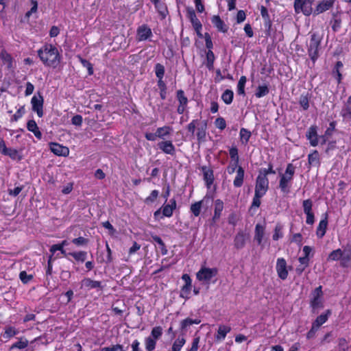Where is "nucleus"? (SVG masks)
<instances>
[{
	"label": "nucleus",
	"instance_id": "nucleus-1",
	"mask_svg": "<svg viewBox=\"0 0 351 351\" xmlns=\"http://www.w3.org/2000/svg\"><path fill=\"white\" fill-rule=\"evenodd\" d=\"M38 56L47 66L56 68L60 62L61 55L58 49L51 44H45L39 50Z\"/></svg>",
	"mask_w": 351,
	"mask_h": 351
},
{
	"label": "nucleus",
	"instance_id": "nucleus-2",
	"mask_svg": "<svg viewBox=\"0 0 351 351\" xmlns=\"http://www.w3.org/2000/svg\"><path fill=\"white\" fill-rule=\"evenodd\" d=\"M295 173V167L291 163H289L287 166L285 173H280V180L279 182V188L284 193H289L290 192L289 182L293 180Z\"/></svg>",
	"mask_w": 351,
	"mask_h": 351
},
{
	"label": "nucleus",
	"instance_id": "nucleus-3",
	"mask_svg": "<svg viewBox=\"0 0 351 351\" xmlns=\"http://www.w3.org/2000/svg\"><path fill=\"white\" fill-rule=\"evenodd\" d=\"M321 43V38L315 34L311 36L309 44L308 45V54L311 60L315 62L319 57L318 51Z\"/></svg>",
	"mask_w": 351,
	"mask_h": 351
},
{
	"label": "nucleus",
	"instance_id": "nucleus-4",
	"mask_svg": "<svg viewBox=\"0 0 351 351\" xmlns=\"http://www.w3.org/2000/svg\"><path fill=\"white\" fill-rule=\"evenodd\" d=\"M314 0H295L294 9L296 13L302 12L305 16H310L313 13L312 5Z\"/></svg>",
	"mask_w": 351,
	"mask_h": 351
},
{
	"label": "nucleus",
	"instance_id": "nucleus-5",
	"mask_svg": "<svg viewBox=\"0 0 351 351\" xmlns=\"http://www.w3.org/2000/svg\"><path fill=\"white\" fill-rule=\"evenodd\" d=\"M218 273L217 268H208L202 267L196 274L197 279L199 281L208 282Z\"/></svg>",
	"mask_w": 351,
	"mask_h": 351
},
{
	"label": "nucleus",
	"instance_id": "nucleus-6",
	"mask_svg": "<svg viewBox=\"0 0 351 351\" xmlns=\"http://www.w3.org/2000/svg\"><path fill=\"white\" fill-rule=\"evenodd\" d=\"M172 130H173L172 128H171L169 126H163L161 128H158L156 130V133H151V132L145 133V137L147 140L151 141H156L157 137L164 139L166 136L170 134V133Z\"/></svg>",
	"mask_w": 351,
	"mask_h": 351
},
{
	"label": "nucleus",
	"instance_id": "nucleus-7",
	"mask_svg": "<svg viewBox=\"0 0 351 351\" xmlns=\"http://www.w3.org/2000/svg\"><path fill=\"white\" fill-rule=\"evenodd\" d=\"M269 189L267 177L258 174L256 180L255 193L264 195Z\"/></svg>",
	"mask_w": 351,
	"mask_h": 351
},
{
	"label": "nucleus",
	"instance_id": "nucleus-8",
	"mask_svg": "<svg viewBox=\"0 0 351 351\" xmlns=\"http://www.w3.org/2000/svg\"><path fill=\"white\" fill-rule=\"evenodd\" d=\"M38 97L36 95L33 96L31 99V104L32 106V110L37 113L39 117L43 116V103L44 99L40 93H38Z\"/></svg>",
	"mask_w": 351,
	"mask_h": 351
},
{
	"label": "nucleus",
	"instance_id": "nucleus-9",
	"mask_svg": "<svg viewBox=\"0 0 351 351\" xmlns=\"http://www.w3.org/2000/svg\"><path fill=\"white\" fill-rule=\"evenodd\" d=\"M322 295L323 292L322 286H319L318 287L315 288L313 291V298L311 300V306L313 310L322 308L323 306L322 301Z\"/></svg>",
	"mask_w": 351,
	"mask_h": 351
},
{
	"label": "nucleus",
	"instance_id": "nucleus-10",
	"mask_svg": "<svg viewBox=\"0 0 351 351\" xmlns=\"http://www.w3.org/2000/svg\"><path fill=\"white\" fill-rule=\"evenodd\" d=\"M276 269L278 276L282 280L287 278L288 270L287 261L284 258H278L276 261Z\"/></svg>",
	"mask_w": 351,
	"mask_h": 351
},
{
	"label": "nucleus",
	"instance_id": "nucleus-11",
	"mask_svg": "<svg viewBox=\"0 0 351 351\" xmlns=\"http://www.w3.org/2000/svg\"><path fill=\"white\" fill-rule=\"evenodd\" d=\"M335 1L336 0H322L317 5L315 9L313 10V14L314 16H317L321 13H323L330 10L331 8L333 7Z\"/></svg>",
	"mask_w": 351,
	"mask_h": 351
},
{
	"label": "nucleus",
	"instance_id": "nucleus-12",
	"mask_svg": "<svg viewBox=\"0 0 351 351\" xmlns=\"http://www.w3.org/2000/svg\"><path fill=\"white\" fill-rule=\"evenodd\" d=\"M317 126L311 125L306 133V137L309 141L310 145L316 147L319 144V136L317 134Z\"/></svg>",
	"mask_w": 351,
	"mask_h": 351
},
{
	"label": "nucleus",
	"instance_id": "nucleus-13",
	"mask_svg": "<svg viewBox=\"0 0 351 351\" xmlns=\"http://www.w3.org/2000/svg\"><path fill=\"white\" fill-rule=\"evenodd\" d=\"M176 97L179 101V106L177 108V112L179 114H182L184 113L187 104H188V99L184 95V92L182 90H178L176 93Z\"/></svg>",
	"mask_w": 351,
	"mask_h": 351
},
{
	"label": "nucleus",
	"instance_id": "nucleus-14",
	"mask_svg": "<svg viewBox=\"0 0 351 351\" xmlns=\"http://www.w3.org/2000/svg\"><path fill=\"white\" fill-rule=\"evenodd\" d=\"M51 151L59 156H66L69 154V149L67 147L63 146L57 143H51L49 144Z\"/></svg>",
	"mask_w": 351,
	"mask_h": 351
},
{
	"label": "nucleus",
	"instance_id": "nucleus-15",
	"mask_svg": "<svg viewBox=\"0 0 351 351\" xmlns=\"http://www.w3.org/2000/svg\"><path fill=\"white\" fill-rule=\"evenodd\" d=\"M210 202H213V197L209 195H206L202 200L191 204V211L195 217H197L200 214L202 205L204 203L208 204Z\"/></svg>",
	"mask_w": 351,
	"mask_h": 351
},
{
	"label": "nucleus",
	"instance_id": "nucleus-16",
	"mask_svg": "<svg viewBox=\"0 0 351 351\" xmlns=\"http://www.w3.org/2000/svg\"><path fill=\"white\" fill-rule=\"evenodd\" d=\"M247 235L242 230L238 232L234 239V245L235 248L241 250L245 245V241L247 239Z\"/></svg>",
	"mask_w": 351,
	"mask_h": 351
},
{
	"label": "nucleus",
	"instance_id": "nucleus-17",
	"mask_svg": "<svg viewBox=\"0 0 351 351\" xmlns=\"http://www.w3.org/2000/svg\"><path fill=\"white\" fill-rule=\"evenodd\" d=\"M158 146L164 153L173 156L176 154V148L171 141H161Z\"/></svg>",
	"mask_w": 351,
	"mask_h": 351
},
{
	"label": "nucleus",
	"instance_id": "nucleus-18",
	"mask_svg": "<svg viewBox=\"0 0 351 351\" xmlns=\"http://www.w3.org/2000/svg\"><path fill=\"white\" fill-rule=\"evenodd\" d=\"M186 16L191 23L193 27L195 28L202 25L200 21L197 19L195 10L190 7L186 8Z\"/></svg>",
	"mask_w": 351,
	"mask_h": 351
},
{
	"label": "nucleus",
	"instance_id": "nucleus-19",
	"mask_svg": "<svg viewBox=\"0 0 351 351\" xmlns=\"http://www.w3.org/2000/svg\"><path fill=\"white\" fill-rule=\"evenodd\" d=\"M82 286L87 288L88 289H99L100 290H102L104 288L100 281L93 280L88 278L82 280Z\"/></svg>",
	"mask_w": 351,
	"mask_h": 351
},
{
	"label": "nucleus",
	"instance_id": "nucleus-20",
	"mask_svg": "<svg viewBox=\"0 0 351 351\" xmlns=\"http://www.w3.org/2000/svg\"><path fill=\"white\" fill-rule=\"evenodd\" d=\"M328 226V214H324V217L319 221V223L317 228L316 234L317 237L322 238L326 232Z\"/></svg>",
	"mask_w": 351,
	"mask_h": 351
},
{
	"label": "nucleus",
	"instance_id": "nucleus-21",
	"mask_svg": "<svg viewBox=\"0 0 351 351\" xmlns=\"http://www.w3.org/2000/svg\"><path fill=\"white\" fill-rule=\"evenodd\" d=\"M202 171L203 172L204 180L206 182V186L209 189L214 181L213 171L207 168L206 166L202 167Z\"/></svg>",
	"mask_w": 351,
	"mask_h": 351
},
{
	"label": "nucleus",
	"instance_id": "nucleus-22",
	"mask_svg": "<svg viewBox=\"0 0 351 351\" xmlns=\"http://www.w3.org/2000/svg\"><path fill=\"white\" fill-rule=\"evenodd\" d=\"M201 322L200 319H193L191 318H186L183 319L180 322V330L182 335H184L187 331L188 328L193 324H199Z\"/></svg>",
	"mask_w": 351,
	"mask_h": 351
},
{
	"label": "nucleus",
	"instance_id": "nucleus-23",
	"mask_svg": "<svg viewBox=\"0 0 351 351\" xmlns=\"http://www.w3.org/2000/svg\"><path fill=\"white\" fill-rule=\"evenodd\" d=\"M341 265L343 267H348L351 261V247H346L342 251L341 257Z\"/></svg>",
	"mask_w": 351,
	"mask_h": 351
},
{
	"label": "nucleus",
	"instance_id": "nucleus-24",
	"mask_svg": "<svg viewBox=\"0 0 351 351\" xmlns=\"http://www.w3.org/2000/svg\"><path fill=\"white\" fill-rule=\"evenodd\" d=\"M264 235L265 228L259 223L256 224L255 227L254 240L257 241L258 245H261L262 248L264 247V245L263 244Z\"/></svg>",
	"mask_w": 351,
	"mask_h": 351
},
{
	"label": "nucleus",
	"instance_id": "nucleus-25",
	"mask_svg": "<svg viewBox=\"0 0 351 351\" xmlns=\"http://www.w3.org/2000/svg\"><path fill=\"white\" fill-rule=\"evenodd\" d=\"M176 207V202L174 199L170 200V204L164 205L162 208V213L164 217H170Z\"/></svg>",
	"mask_w": 351,
	"mask_h": 351
},
{
	"label": "nucleus",
	"instance_id": "nucleus-26",
	"mask_svg": "<svg viewBox=\"0 0 351 351\" xmlns=\"http://www.w3.org/2000/svg\"><path fill=\"white\" fill-rule=\"evenodd\" d=\"M223 209V202L221 199L215 200L214 215L212 219V221L213 223H216L219 219Z\"/></svg>",
	"mask_w": 351,
	"mask_h": 351
},
{
	"label": "nucleus",
	"instance_id": "nucleus-27",
	"mask_svg": "<svg viewBox=\"0 0 351 351\" xmlns=\"http://www.w3.org/2000/svg\"><path fill=\"white\" fill-rule=\"evenodd\" d=\"M341 115L346 120H351V96L348 98L347 101L342 108Z\"/></svg>",
	"mask_w": 351,
	"mask_h": 351
},
{
	"label": "nucleus",
	"instance_id": "nucleus-28",
	"mask_svg": "<svg viewBox=\"0 0 351 351\" xmlns=\"http://www.w3.org/2000/svg\"><path fill=\"white\" fill-rule=\"evenodd\" d=\"M230 330L231 328L230 326L226 325H220L217 330V333L215 337V340L217 341L223 340L226 338V335L230 332Z\"/></svg>",
	"mask_w": 351,
	"mask_h": 351
},
{
	"label": "nucleus",
	"instance_id": "nucleus-29",
	"mask_svg": "<svg viewBox=\"0 0 351 351\" xmlns=\"http://www.w3.org/2000/svg\"><path fill=\"white\" fill-rule=\"evenodd\" d=\"M261 14L262 18L264 20L265 27L266 28V29L267 31H269L271 27L272 22H271L269 14L268 13V10L266 7H265L263 5H262L261 7Z\"/></svg>",
	"mask_w": 351,
	"mask_h": 351
},
{
	"label": "nucleus",
	"instance_id": "nucleus-30",
	"mask_svg": "<svg viewBox=\"0 0 351 351\" xmlns=\"http://www.w3.org/2000/svg\"><path fill=\"white\" fill-rule=\"evenodd\" d=\"M137 32L139 40H145L152 34L151 29L146 25L139 27Z\"/></svg>",
	"mask_w": 351,
	"mask_h": 351
},
{
	"label": "nucleus",
	"instance_id": "nucleus-31",
	"mask_svg": "<svg viewBox=\"0 0 351 351\" xmlns=\"http://www.w3.org/2000/svg\"><path fill=\"white\" fill-rule=\"evenodd\" d=\"M211 22L219 31L223 33L228 31V27L225 25L224 22L221 19L219 16H213L211 19Z\"/></svg>",
	"mask_w": 351,
	"mask_h": 351
},
{
	"label": "nucleus",
	"instance_id": "nucleus-32",
	"mask_svg": "<svg viewBox=\"0 0 351 351\" xmlns=\"http://www.w3.org/2000/svg\"><path fill=\"white\" fill-rule=\"evenodd\" d=\"M245 171L242 167L239 166L237 170V176L233 184L235 187H241L243 184Z\"/></svg>",
	"mask_w": 351,
	"mask_h": 351
},
{
	"label": "nucleus",
	"instance_id": "nucleus-33",
	"mask_svg": "<svg viewBox=\"0 0 351 351\" xmlns=\"http://www.w3.org/2000/svg\"><path fill=\"white\" fill-rule=\"evenodd\" d=\"M27 128L29 131L33 132L38 139H40L42 138V133L39 130V128L34 120L32 119L27 121Z\"/></svg>",
	"mask_w": 351,
	"mask_h": 351
},
{
	"label": "nucleus",
	"instance_id": "nucleus-34",
	"mask_svg": "<svg viewBox=\"0 0 351 351\" xmlns=\"http://www.w3.org/2000/svg\"><path fill=\"white\" fill-rule=\"evenodd\" d=\"M308 163L309 165L308 168H310L311 166L315 167L319 165V155L317 150H314L312 153L308 154Z\"/></svg>",
	"mask_w": 351,
	"mask_h": 351
},
{
	"label": "nucleus",
	"instance_id": "nucleus-35",
	"mask_svg": "<svg viewBox=\"0 0 351 351\" xmlns=\"http://www.w3.org/2000/svg\"><path fill=\"white\" fill-rule=\"evenodd\" d=\"M331 314V311L328 309L325 313H322L319 315L316 319L313 322L316 327L319 328L323 324H324L328 319V317Z\"/></svg>",
	"mask_w": 351,
	"mask_h": 351
},
{
	"label": "nucleus",
	"instance_id": "nucleus-36",
	"mask_svg": "<svg viewBox=\"0 0 351 351\" xmlns=\"http://www.w3.org/2000/svg\"><path fill=\"white\" fill-rule=\"evenodd\" d=\"M207 122L205 121L204 123L197 128V132L196 133L197 138L199 142H203L205 141L206 135Z\"/></svg>",
	"mask_w": 351,
	"mask_h": 351
},
{
	"label": "nucleus",
	"instance_id": "nucleus-37",
	"mask_svg": "<svg viewBox=\"0 0 351 351\" xmlns=\"http://www.w3.org/2000/svg\"><path fill=\"white\" fill-rule=\"evenodd\" d=\"M234 97V93L232 90L227 89L221 95V99L223 101V102L229 105L232 102Z\"/></svg>",
	"mask_w": 351,
	"mask_h": 351
},
{
	"label": "nucleus",
	"instance_id": "nucleus-38",
	"mask_svg": "<svg viewBox=\"0 0 351 351\" xmlns=\"http://www.w3.org/2000/svg\"><path fill=\"white\" fill-rule=\"evenodd\" d=\"M69 255L71 256L75 261L84 262L86 258L87 253L84 251L74 252L68 253Z\"/></svg>",
	"mask_w": 351,
	"mask_h": 351
},
{
	"label": "nucleus",
	"instance_id": "nucleus-39",
	"mask_svg": "<svg viewBox=\"0 0 351 351\" xmlns=\"http://www.w3.org/2000/svg\"><path fill=\"white\" fill-rule=\"evenodd\" d=\"M5 152H3V154L5 156H8L12 160L17 159L18 160H21L22 157L19 155L18 151L15 149L12 148H6Z\"/></svg>",
	"mask_w": 351,
	"mask_h": 351
},
{
	"label": "nucleus",
	"instance_id": "nucleus-40",
	"mask_svg": "<svg viewBox=\"0 0 351 351\" xmlns=\"http://www.w3.org/2000/svg\"><path fill=\"white\" fill-rule=\"evenodd\" d=\"M269 93V88L267 85L258 86L256 88L255 96L258 98L263 97Z\"/></svg>",
	"mask_w": 351,
	"mask_h": 351
},
{
	"label": "nucleus",
	"instance_id": "nucleus-41",
	"mask_svg": "<svg viewBox=\"0 0 351 351\" xmlns=\"http://www.w3.org/2000/svg\"><path fill=\"white\" fill-rule=\"evenodd\" d=\"M239 134L242 144L247 145L251 137V132L245 128H241Z\"/></svg>",
	"mask_w": 351,
	"mask_h": 351
},
{
	"label": "nucleus",
	"instance_id": "nucleus-42",
	"mask_svg": "<svg viewBox=\"0 0 351 351\" xmlns=\"http://www.w3.org/2000/svg\"><path fill=\"white\" fill-rule=\"evenodd\" d=\"M152 238L153 241L157 243L158 244V246H160L162 254L166 255L167 254L168 250L161 238L157 235H152Z\"/></svg>",
	"mask_w": 351,
	"mask_h": 351
},
{
	"label": "nucleus",
	"instance_id": "nucleus-43",
	"mask_svg": "<svg viewBox=\"0 0 351 351\" xmlns=\"http://www.w3.org/2000/svg\"><path fill=\"white\" fill-rule=\"evenodd\" d=\"M186 343L184 337H178L173 343L171 351H180Z\"/></svg>",
	"mask_w": 351,
	"mask_h": 351
},
{
	"label": "nucleus",
	"instance_id": "nucleus-44",
	"mask_svg": "<svg viewBox=\"0 0 351 351\" xmlns=\"http://www.w3.org/2000/svg\"><path fill=\"white\" fill-rule=\"evenodd\" d=\"M215 55L212 50H208L206 53V67L209 70H212L213 69V64L215 61Z\"/></svg>",
	"mask_w": 351,
	"mask_h": 351
},
{
	"label": "nucleus",
	"instance_id": "nucleus-45",
	"mask_svg": "<svg viewBox=\"0 0 351 351\" xmlns=\"http://www.w3.org/2000/svg\"><path fill=\"white\" fill-rule=\"evenodd\" d=\"M145 348L147 351H152L155 349L156 340L151 337H146L145 339Z\"/></svg>",
	"mask_w": 351,
	"mask_h": 351
},
{
	"label": "nucleus",
	"instance_id": "nucleus-46",
	"mask_svg": "<svg viewBox=\"0 0 351 351\" xmlns=\"http://www.w3.org/2000/svg\"><path fill=\"white\" fill-rule=\"evenodd\" d=\"M299 104L304 110L309 108V99L307 95H301L299 99Z\"/></svg>",
	"mask_w": 351,
	"mask_h": 351
},
{
	"label": "nucleus",
	"instance_id": "nucleus-47",
	"mask_svg": "<svg viewBox=\"0 0 351 351\" xmlns=\"http://www.w3.org/2000/svg\"><path fill=\"white\" fill-rule=\"evenodd\" d=\"M313 207V202L311 199H305L302 202V208L304 213L306 215L307 213H311Z\"/></svg>",
	"mask_w": 351,
	"mask_h": 351
},
{
	"label": "nucleus",
	"instance_id": "nucleus-48",
	"mask_svg": "<svg viewBox=\"0 0 351 351\" xmlns=\"http://www.w3.org/2000/svg\"><path fill=\"white\" fill-rule=\"evenodd\" d=\"M342 251L341 249L333 250L330 253L328 257V261H338L342 256Z\"/></svg>",
	"mask_w": 351,
	"mask_h": 351
},
{
	"label": "nucleus",
	"instance_id": "nucleus-49",
	"mask_svg": "<svg viewBox=\"0 0 351 351\" xmlns=\"http://www.w3.org/2000/svg\"><path fill=\"white\" fill-rule=\"evenodd\" d=\"M28 343H29V341L26 339H23V338H21V339L19 341H17L12 345L10 349L11 350L14 349V348L24 349L28 346Z\"/></svg>",
	"mask_w": 351,
	"mask_h": 351
},
{
	"label": "nucleus",
	"instance_id": "nucleus-50",
	"mask_svg": "<svg viewBox=\"0 0 351 351\" xmlns=\"http://www.w3.org/2000/svg\"><path fill=\"white\" fill-rule=\"evenodd\" d=\"M162 335V328L161 326H156L152 328L150 337L156 340H158L161 337Z\"/></svg>",
	"mask_w": 351,
	"mask_h": 351
},
{
	"label": "nucleus",
	"instance_id": "nucleus-51",
	"mask_svg": "<svg viewBox=\"0 0 351 351\" xmlns=\"http://www.w3.org/2000/svg\"><path fill=\"white\" fill-rule=\"evenodd\" d=\"M80 62L82 64V66L87 69L88 73L89 75L93 74V64L87 60L82 58V57H79Z\"/></svg>",
	"mask_w": 351,
	"mask_h": 351
},
{
	"label": "nucleus",
	"instance_id": "nucleus-52",
	"mask_svg": "<svg viewBox=\"0 0 351 351\" xmlns=\"http://www.w3.org/2000/svg\"><path fill=\"white\" fill-rule=\"evenodd\" d=\"M155 8L159 12V14L165 18L168 12L167 7L163 3L159 1L158 3L155 4Z\"/></svg>",
	"mask_w": 351,
	"mask_h": 351
},
{
	"label": "nucleus",
	"instance_id": "nucleus-53",
	"mask_svg": "<svg viewBox=\"0 0 351 351\" xmlns=\"http://www.w3.org/2000/svg\"><path fill=\"white\" fill-rule=\"evenodd\" d=\"M156 76L157 78L163 77L165 75V66L160 63H157L154 67Z\"/></svg>",
	"mask_w": 351,
	"mask_h": 351
},
{
	"label": "nucleus",
	"instance_id": "nucleus-54",
	"mask_svg": "<svg viewBox=\"0 0 351 351\" xmlns=\"http://www.w3.org/2000/svg\"><path fill=\"white\" fill-rule=\"evenodd\" d=\"M49 251L51 252V255H53V254L56 252H60V253L64 255V256H66L68 253L66 252L65 250H64V247H62L61 245L58 244H55L51 246Z\"/></svg>",
	"mask_w": 351,
	"mask_h": 351
},
{
	"label": "nucleus",
	"instance_id": "nucleus-55",
	"mask_svg": "<svg viewBox=\"0 0 351 351\" xmlns=\"http://www.w3.org/2000/svg\"><path fill=\"white\" fill-rule=\"evenodd\" d=\"M282 226L281 225L277 224L276 226L275 229H274V233L272 237V238L274 241H277L279 239L282 237L283 235L282 233Z\"/></svg>",
	"mask_w": 351,
	"mask_h": 351
},
{
	"label": "nucleus",
	"instance_id": "nucleus-56",
	"mask_svg": "<svg viewBox=\"0 0 351 351\" xmlns=\"http://www.w3.org/2000/svg\"><path fill=\"white\" fill-rule=\"evenodd\" d=\"M229 154L232 162L239 163L238 149L236 147H231L229 150Z\"/></svg>",
	"mask_w": 351,
	"mask_h": 351
},
{
	"label": "nucleus",
	"instance_id": "nucleus-57",
	"mask_svg": "<svg viewBox=\"0 0 351 351\" xmlns=\"http://www.w3.org/2000/svg\"><path fill=\"white\" fill-rule=\"evenodd\" d=\"M158 194H159L158 191H157V190L152 191L151 194L149 195V196H148L145 199V203L147 204H149L154 202L155 200L156 199L157 197L158 196Z\"/></svg>",
	"mask_w": 351,
	"mask_h": 351
},
{
	"label": "nucleus",
	"instance_id": "nucleus-58",
	"mask_svg": "<svg viewBox=\"0 0 351 351\" xmlns=\"http://www.w3.org/2000/svg\"><path fill=\"white\" fill-rule=\"evenodd\" d=\"M215 125L221 130H223L226 127V122L223 117H218L215 121Z\"/></svg>",
	"mask_w": 351,
	"mask_h": 351
},
{
	"label": "nucleus",
	"instance_id": "nucleus-59",
	"mask_svg": "<svg viewBox=\"0 0 351 351\" xmlns=\"http://www.w3.org/2000/svg\"><path fill=\"white\" fill-rule=\"evenodd\" d=\"M19 278L23 283L27 284L33 278V276L28 275L25 271H22L19 274Z\"/></svg>",
	"mask_w": 351,
	"mask_h": 351
},
{
	"label": "nucleus",
	"instance_id": "nucleus-60",
	"mask_svg": "<svg viewBox=\"0 0 351 351\" xmlns=\"http://www.w3.org/2000/svg\"><path fill=\"white\" fill-rule=\"evenodd\" d=\"M72 243L77 246H84L88 243V240L82 237H80L78 238L73 239L72 240Z\"/></svg>",
	"mask_w": 351,
	"mask_h": 351
},
{
	"label": "nucleus",
	"instance_id": "nucleus-61",
	"mask_svg": "<svg viewBox=\"0 0 351 351\" xmlns=\"http://www.w3.org/2000/svg\"><path fill=\"white\" fill-rule=\"evenodd\" d=\"M191 289V286L184 285L181 289L180 297L184 299H189Z\"/></svg>",
	"mask_w": 351,
	"mask_h": 351
},
{
	"label": "nucleus",
	"instance_id": "nucleus-62",
	"mask_svg": "<svg viewBox=\"0 0 351 351\" xmlns=\"http://www.w3.org/2000/svg\"><path fill=\"white\" fill-rule=\"evenodd\" d=\"M276 171L273 169V165L269 163L268 165V169H261L259 171V174L262 176H265V177H267L269 174H275Z\"/></svg>",
	"mask_w": 351,
	"mask_h": 351
},
{
	"label": "nucleus",
	"instance_id": "nucleus-63",
	"mask_svg": "<svg viewBox=\"0 0 351 351\" xmlns=\"http://www.w3.org/2000/svg\"><path fill=\"white\" fill-rule=\"evenodd\" d=\"M101 351H125V350L123 349V347L122 345L116 344V345H113L111 347L101 348Z\"/></svg>",
	"mask_w": 351,
	"mask_h": 351
},
{
	"label": "nucleus",
	"instance_id": "nucleus-64",
	"mask_svg": "<svg viewBox=\"0 0 351 351\" xmlns=\"http://www.w3.org/2000/svg\"><path fill=\"white\" fill-rule=\"evenodd\" d=\"M263 195H261V194H258V193H254V196L253 197V199H252V205H251V208H252L253 207H256V208H258L261 205V200L260 199L263 197Z\"/></svg>",
	"mask_w": 351,
	"mask_h": 351
}]
</instances>
